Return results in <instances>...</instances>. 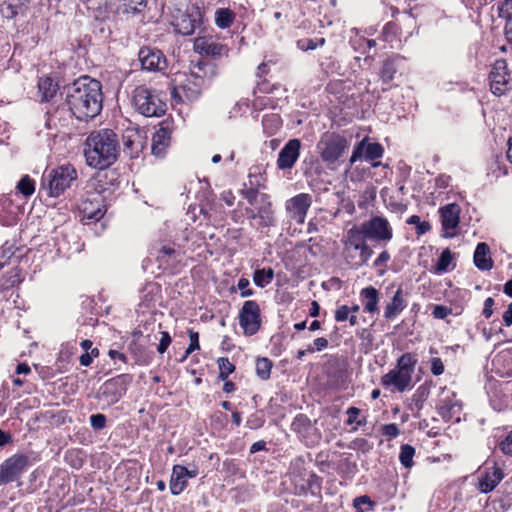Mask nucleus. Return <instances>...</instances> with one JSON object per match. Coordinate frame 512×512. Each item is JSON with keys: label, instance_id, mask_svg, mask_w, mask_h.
Segmentation results:
<instances>
[{"label": "nucleus", "instance_id": "1", "mask_svg": "<svg viewBox=\"0 0 512 512\" xmlns=\"http://www.w3.org/2000/svg\"><path fill=\"white\" fill-rule=\"evenodd\" d=\"M66 104L80 121L96 117L103 108V93L100 81L82 76L66 87Z\"/></svg>", "mask_w": 512, "mask_h": 512}, {"label": "nucleus", "instance_id": "2", "mask_svg": "<svg viewBox=\"0 0 512 512\" xmlns=\"http://www.w3.org/2000/svg\"><path fill=\"white\" fill-rule=\"evenodd\" d=\"M119 154L118 136L111 129L92 131L84 142L86 164L91 168L104 170L117 161Z\"/></svg>", "mask_w": 512, "mask_h": 512}, {"label": "nucleus", "instance_id": "3", "mask_svg": "<svg viewBox=\"0 0 512 512\" xmlns=\"http://www.w3.org/2000/svg\"><path fill=\"white\" fill-rule=\"evenodd\" d=\"M217 76V67L208 61L191 63L189 73L171 91L172 100L176 103L194 102L199 99L202 91Z\"/></svg>", "mask_w": 512, "mask_h": 512}, {"label": "nucleus", "instance_id": "4", "mask_svg": "<svg viewBox=\"0 0 512 512\" xmlns=\"http://www.w3.org/2000/svg\"><path fill=\"white\" fill-rule=\"evenodd\" d=\"M76 178V169L69 164L45 171L41 179L40 191L45 192L49 197H58Z\"/></svg>", "mask_w": 512, "mask_h": 512}, {"label": "nucleus", "instance_id": "5", "mask_svg": "<svg viewBox=\"0 0 512 512\" xmlns=\"http://www.w3.org/2000/svg\"><path fill=\"white\" fill-rule=\"evenodd\" d=\"M132 102L135 109L145 117H160L165 114L167 105L155 90L138 86L133 91Z\"/></svg>", "mask_w": 512, "mask_h": 512}, {"label": "nucleus", "instance_id": "6", "mask_svg": "<svg viewBox=\"0 0 512 512\" xmlns=\"http://www.w3.org/2000/svg\"><path fill=\"white\" fill-rule=\"evenodd\" d=\"M172 24L177 33L188 36L201 27L203 13L195 3L188 4L185 9H176L172 15Z\"/></svg>", "mask_w": 512, "mask_h": 512}, {"label": "nucleus", "instance_id": "7", "mask_svg": "<svg viewBox=\"0 0 512 512\" xmlns=\"http://www.w3.org/2000/svg\"><path fill=\"white\" fill-rule=\"evenodd\" d=\"M348 147L349 141L335 132L324 133L317 143L321 159L328 165L336 163Z\"/></svg>", "mask_w": 512, "mask_h": 512}, {"label": "nucleus", "instance_id": "8", "mask_svg": "<svg viewBox=\"0 0 512 512\" xmlns=\"http://www.w3.org/2000/svg\"><path fill=\"white\" fill-rule=\"evenodd\" d=\"M132 377L128 374H121L105 381L96 393V398L106 406L116 404L127 391Z\"/></svg>", "mask_w": 512, "mask_h": 512}, {"label": "nucleus", "instance_id": "9", "mask_svg": "<svg viewBox=\"0 0 512 512\" xmlns=\"http://www.w3.org/2000/svg\"><path fill=\"white\" fill-rule=\"evenodd\" d=\"M30 459L25 454H14L0 464V486L19 482L30 467Z\"/></svg>", "mask_w": 512, "mask_h": 512}, {"label": "nucleus", "instance_id": "10", "mask_svg": "<svg viewBox=\"0 0 512 512\" xmlns=\"http://www.w3.org/2000/svg\"><path fill=\"white\" fill-rule=\"evenodd\" d=\"M258 202L259 204L253 208L246 209L249 219L253 221L252 225L256 229L275 226L276 220L270 196L262 193Z\"/></svg>", "mask_w": 512, "mask_h": 512}, {"label": "nucleus", "instance_id": "11", "mask_svg": "<svg viewBox=\"0 0 512 512\" xmlns=\"http://www.w3.org/2000/svg\"><path fill=\"white\" fill-rule=\"evenodd\" d=\"M383 154L384 148L380 143L369 142V138L365 137L354 146L349 159V168L352 167L354 163L361 160L370 162L371 166L376 168L380 165V162H376V160L382 158Z\"/></svg>", "mask_w": 512, "mask_h": 512}, {"label": "nucleus", "instance_id": "12", "mask_svg": "<svg viewBox=\"0 0 512 512\" xmlns=\"http://www.w3.org/2000/svg\"><path fill=\"white\" fill-rule=\"evenodd\" d=\"M239 324L245 335L252 336L258 332L261 326V311L259 304L254 300L245 301L239 311Z\"/></svg>", "mask_w": 512, "mask_h": 512}, {"label": "nucleus", "instance_id": "13", "mask_svg": "<svg viewBox=\"0 0 512 512\" xmlns=\"http://www.w3.org/2000/svg\"><path fill=\"white\" fill-rule=\"evenodd\" d=\"M362 231L366 239L379 242H388L393 237V231L388 220L380 216L371 217L363 222Z\"/></svg>", "mask_w": 512, "mask_h": 512}, {"label": "nucleus", "instance_id": "14", "mask_svg": "<svg viewBox=\"0 0 512 512\" xmlns=\"http://www.w3.org/2000/svg\"><path fill=\"white\" fill-rule=\"evenodd\" d=\"M490 91L495 96H501L509 90V73L507 63L504 59H498L494 62L488 75Z\"/></svg>", "mask_w": 512, "mask_h": 512}, {"label": "nucleus", "instance_id": "15", "mask_svg": "<svg viewBox=\"0 0 512 512\" xmlns=\"http://www.w3.org/2000/svg\"><path fill=\"white\" fill-rule=\"evenodd\" d=\"M460 211V206L456 203H449L439 208L438 213L444 238L456 236L460 222Z\"/></svg>", "mask_w": 512, "mask_h": 512}, {"label": "nucleus", "instance_id": "16", "mask_svg": "<svg viewBox=\"0 0 512 512\" xmlns=\"http://www.w3.org/2000/svg\"><path fill=\"white\" fill-rule=\"evenodd\" d=\"M312 205V196L308 193H300L288 199L285 203L287 217L297 224H303L307 212Z\"/></svg>", "mask_w": 512, "mask_h": 512}, {"label": "nucleus", "instance_id": "17", "mask_svg": "<svg viewBox=\"0 0 512 512\" xmlns=\"http://www.w3.org/2000/svg\"><path fill=\"white\" fill-rule=\"evenodd\" d=\"M437 410L445 421L455 420L459 422L462 404L453 392L443 389L437 404Z\"/></svg>", "mask_w": 512, "mask_h": 512}, {"label": "nucleus", "instance_id": "18", "mask_svg": "<svg viewBox=\"0 0 512 512\" xmlns=\"http://www.w3.org/2000/svg\"><path fill=\"white\" fill-rule=\"evenodd\" d=\"M142 69L147 71H163L167 67V60L163 52L157 48L142 47L138 52Z\"/></svg>", "mask_w": 512, "mask_h": 512}, {"label": "nucleus", "instance_id": "19", "mask_svg": "<svg viewBox=\"0 0 512 512\" xmlns=\"http://www.w3.org/2000/svg\"><path fill=\"white\" fill-rule=\"evenodd\" d=\"M381 385L392 392L402 393L412 388V376L393 368L381 377Z\"/></svg>", "mask_w": 512, "mask_h": 512}, {"label": "nucleus", "instance_id": "20", "mask_svg": "<svg viewBox=\"0 0 512 512\" xmlns=\"http://www.w3.org/2000/svg\"><path fill=\"white\" fill-rule=\"evenodd\" d=\"M301 141L299 139H290L280 150L277 167L280 170H287L294 167L300 156Z\"/></svg>", "mask_w": 512, "mask_h": 512}, {"label": "nucleus", "instance_id": "21", "mask_svg": "<svg viewBox=\"0 0 512 512\" xmlns=\"http://www.w3.org/2000/svg\"><path fill=\"white\" fill-rule=\"evenodd\" d=\"M194 49L199 54L211 56L212 58L227 57L229 52V48L226 45L205 36H199L195 39Z\"/></svg>", "mask_w": 512, "mask_h": 512}, {"label": "nucleus", "instance_id": "22", "mask_svg": "<svg viewBox=\"0 0 512 512\" xmlns=\"http://www.w3.org/2000/svg\"><path fill=\"white\" fill-rule=\"evenodd\" d=\"M504 474L501 468L494 462H485V475L482 476V493L492 491L503 479Z\"/></svg>", "mask_w": 512, "mask_h": 512}, {"label": "nucleus", "instance_id": "23", "mask_svg": "<svg viewBox=\"0 0 512 512\" xmlns=\"http://www.w3.org/2000/svg\"><path fill=\"white\" fill-rule=\"evenodd\" d=\"M492 370L501 377H512V349L499 352L492 360Z\"/></svg>", "mask_w": 512, "mask_h": 512}, {"label": "nucleus", "instance_id": "24", "mask_svg": "<svg viewBox=\"0 0 512 512\" xmlns=\"http://www.w3.org/2000/svg\"><path fill=\"white\" fill-rule=\"evenodd\" d=\"M144 148V141L141 134L132 131L123 136V152L130 158H137Z\"/></svg>", "mask_w": 512, "mask_h": 512}, {"label": "nucleus", "instance_id": "25", "mask_svg": "<svg viewBox=\"0 0 512 512\" xmlns=\"http://www.w3.org/2000/svg\"><path fill=\"white\" fill-rule=\"evenodd\" d=\"M171 131L168 126L161 127L153 134L151 151L157 157H162L170 142Z\"/></svg>", "mask_w": 512, "mask_h": 512}, {"label": "nucleus", "instance_id": "26", "mask_svg": "<svg viewBox=\"0 0 512 512\" xmlns=\"http://www.w3.org/2000/svg\"><path fill=\"white\" fill-rule=\"evenodd\" d=\"M407 306L403 298L402 288H398L390 303L387 304L384 311V317L387 320L395 319Z\"/></svg>", "mask_w": 512, "mask_h": 512}, {"label": "nucleus", "instance_id": "27", "mask_svg": "<svg viewBox=\"0 0 512 512\" xmlns=\"http://www.w3.org/2000/svg\"><path fill=\"white\" fill-rule=\"evenodd\" d=\"M259 186L257 176L249 174V184L244 183V188L241 190L242 196L248 201L251 206L259 204V198L262 194L258 193L256 187Z\"/></svg>", "mask_w": 512, "mask_h": 512}, {"label": "nucleus", "instance_id": "28", "mask_svg": "<svg viewBox=\"0 0 512 512\" xmlns=\"http://www.w3.org/2000/svg\"><path fill=\"white\" fill-rule=\"evenodd\" d=\"M58 89V83L51 77H43L38 81V90L42 101H49L52 99L56 95Z\"/></svg>", "mask_w": 512, "mask_h": 512}, {"label": "nucleus", "instance_id": "29", "mask_svg": "<svg viewBox=\"0 0 512 512\" xmlns=\"http://www.w3.org/2000/svg\"><path fill=\"white\" fill-rule=\"evenodd\" d=\"M81 212L83 214L84 219L88 220H100L104 215V210L99 202V200H89L85 201L82 204Z\"/></svg>", "mask_w": 512, "mask_h": 512}, {"label": "nucleus", "instance_id": "30", "mask_svg": "<svg viewBox=\"0 0 512 512\" xmlns=\"http://www.w3.org/2000/svg\"><path fill=\"white\" fill-rule=\"evenodd\" d=\"M401 60V57L394 56L384 61L380 72V77L384 83H389L394 79V76L399 68V62Z\"/></svg>", "mask_w": 512, "mask_h": 512}, {"label": "nucleus", "instance_id": "31", "mask_svg": "<svg viewBox=\"0 0 512 512\" xmlns=\"http://www.w3.org/2000/svg\"><path fill=\"white\" fill-rule=\"evenodd\" d=\"M361 296L364 298V310L368 313L378 311V291L376 288L369 286L361 290Z\"/></svg>", "mask_w": 512, "mask_h": 512}, {"label": "nucleus", "instance_id": "32", "mask_svg": "<svg viewBox=\"0 0 512 512\" xmlns=\"http://www.w3.org/2000/svg\"><path fill=\"white\" fill-rule=\"evenodd\" d=\"M507 174V169L498 159H494L488 163L486 168V180L487 183L493 184L498 181L499 178Z\"/></svg>", "mask_w": 512, "mask_h": 512}, {"label": "nucleus", "instance_id": "33", "mask_svg": "<svg viewBox=\"0 0 512 512\" xmlns=\"http://www.w3.org/2000/svg\"><path fill=\"white\" fill-rule=\"evenodd\" d=\"M365 238L362 225L360 227L354 226L347 231L344 247H362L366 243Z\"/></svg>", "mask_w": 512, "mask_h": 512}, {"label": "nucleus", "instance_id": "34", "mask_svg": "<svg viewBox=\"0 0 512 512\" xmlns=\"http://www.w3.org/2000/svg\"><path fill=\"white\" fill-rule=\"evenodd\" d=\"M417 364V358L412 353H404L401 355L396 363L395 369L412 376Z\"/></svg>", "mask_w": 512, "mask_h": 512}, {"label": "nucleus", "instance_id": "35", "mask_svg": "<svg viewBox=\"0 0 512 512\" xmlns=\"http://www.w3.org/2000/svg\"><path fill=\"white\" fill-rule=\"evenodd\" d=\"M235 13L229 8H218L215 11V24L220 29L229 28L235 20Z\"/></svg>", "mask_w": 512, "mask_h": 512}, {"label": "nucleus", "instance_id": "36", "mask_svg": "<svg viewBox=\"0 0 512 512\" xmlns=\"http://www.w3.org/2000/svg\"><path fill=\"white\" fill-rule=\"evenodd\" d=\"M274 278V271L272 268L268 269H256L253 274V281L256 286L260 288H264L267 286Z\"/></svg>", "mask_w": 512, "mask_h": 512}, {"label": "nucleus", "instance_id": "37", "mask_svg": "<svg viewBox=\"0 0 512 512\" xmlns=\"http://www.w3.org/2000/svg\"><path fill=\"white\" fill-rule=\"evenodd\" d=\"M170 491L173 495H179L187 486V480L184 476L180 475L175 468H172V474L170 478Z\"/></svg>", "mask_w": 512, "mask_h": 512}, {"label": "nucleus", "instance_id": "38", "mask_svg": "<svg viewBox=\"0 0 512 512\" xmlns=\"http://www.w3.org/2000/svg\"><path fill=\"white\" fill-rule=\"evenodd\" d=\"M452 262V253L449 249H445L440 254L436 265L433 267L432 271L435 274L441 275L449 270V266Z\"/></svg>", "mask_w": 512, "mask_h": 512}, {"label": "nucleus", "instance_id": "39", "mask_svg": "<svg viewBox=\"0 0 512 512\" xmlns=\"http://www.w3.org/2000/svg\"><path fill=\"white\" fill-rule=\"evenodd\" d=\"M16 190L26 198L30 197L35 192V181L29 175H24L18 181Z\"/></svg>", "mask_w": 512, "mask_h": 512}, {"label": "nucleus", "instance_id": "40", "mask_svg": "<svg viewBox=\"0 0 512 512\" xmlns=\"http://www.w3.org/2000/svg\"><path fill=\"white\" fill-rule=\"evenodd\" d=\"M273 362L267 358L262 357L256 360V374L261 380H268L271 375Z\"/></svg>", "mask_w": 512, "mask_h": 512}, {"label": "nucleus", "instance_id": "41", "mask_svg": "<svg viewBox=\"0 0 512 512\" xmlns=\"http://www.w3.org/2000/svg\"><path fill=\"white\" fill-rule=\"evenodd\" d=\"M415 448L409 444H403L400 447L399 461L405 468H411L414 464L413 457Z\"/></svg>", "mask_w": 512, "mask_h": 512}, {"label": "nucleus", "instance_id": "42", "mask_svg": "<svg viewBox=\"0 0 512 512\" xmlns=\"http://www.w3.org/2000/svg\"><path fill=\"white\" fill-rule=\"evenodd\" d=\"M362 247H344L343 255L346 263L353 269L359 268V258Z\"/></svg>", "mask_w": 512, "mask_h": 512}, {"label": "nucleus", "instance_id": "43", "mask_svg": "<svg viewBox=\"0 0 512 512\" xmlns=\"http://www.w3.org/2000/svg\"><path fill=\"white\" fill-rule=\"evenodd\" d=\"M500 10L506 19V34L509 40L512 42V0H504Z\"/></svg>", "mask_w": 512, "mask_h": 512}, {"label": "nucleus", "instance_id": "44", "mask_svg": "<svg viewBox=\"0 0 512 512\" xmlns=\"http://www.w3.org/2000/svg\"><path fill=\"white\" fill-rule=\"evenodd\" d=\"M219 368V376L220 380H226L230 374H232L235 370V365L229 361L228 358L221 357L217 361Z\"/></svg>", "mask_w": 512, "mask_h": 512}, {"label": "nucleus", "instance_id": "45", "mask_svg": "<svg viewBox=\"0 0 512 512\" xmlns=\"http://www.w3.org/2000/svg\"><path fill=\"white\" fill-rule=\"evenodd\" d=\"M130 350L132 354L134 355L136 362L140 365H147L152 360L151 355L147 354L140 345L137 343H133L130 346Z\"/></svg>", "mask_w": 512, "mask_h": 512}, {"label": "nucleus", "instance_id": "46", "mask_svg": "<svg viewBox=\"0 0 512 512\" xmlns=\"http://www.w3.org/2000/svg\"><path fill=\"white\" fill-rule=\"evenodd\" d=\"M406 223L408 225L416 226V233L418 235H423L431 229V225L427 221H421L418 215H412L407 220Z\"/></svg>", "mask_w": 512, "mask_h": 512}, {"label": "nucleus", "instance_id": "47", "mask_svg": "<svg viewBox=\"0 0 512 512\" xmlns=\"http://www.w3.org/2000/svg\"><path fill=\"white\" fill-rule=\"evenodd\" d=\"M325 39H300L297 41V47L302 51L314 50L319 46L324 45Z\"/></svg>", "mask_w": 512, "mask_h": 512}, {"label": "nucleus", "instance_id": "48", "mask_svg": "<svg viewBox=\"0 0 512 512\" xmlns=\"http://www.w3.org/2000/svg\"><path fill=\"white\" fill-rule=\"evenodd\" d=\"M123 2V12L137 13L146 6V0H121Z\"/></svg>", "mask_w": 512, "mask_h": 512}, {"label": "nucleus", "instance_id": "49", "mask_svg": "<svg viewBox=\"0 0 512 512\" xmlns=\"http://www.w3.org/2000/svg\"><path fill=\"white\" fill-rule=\"evenodd\" d=\"M188 335H189V339H190V344L189 346L187 347L186 351H185V354L184 356L182 357L181 361H184L187 356L189 354H191L192 352H194L195 350H198L200 349V345H199V333L198 332H195L193 330H189L188 331Z\"/></svg>", "mask_w": 512, "mask_h": 512}, {"label": "nucleus", "instance_id": "50", "mask_svg": "<svg viewBox=\"0 0 512 512\" xmlns=\"http://www.w3.org/2000/svg\"><path fill=\"white\" fill-rule=\"evenodd\" d=\"M0 11L3 17L7 19H12L19 13H21L20 10H18L15 7V4H12L10 0H6L3 2V4L0 6Z\"/></svg>", "mask_w": 512, "mask_h": 512}, {"label": "nucleus", "instance_id": "51", "mask_svg": "<svg viewBox=\"0 0 512 512\" xmlns=\"http://www.w3.org/2000/svg\"><path fill=\"white\" fill-rule=\"evenodd\" d=\"M89 422L94 430L99 431L106 427L107 417L101 413L92 414L89 417Z\"/></svg>", "mask_w": 512, "mask_h": 512}, {"label": "nucleus", "instance_id": "52", "mask_svg": "<svg viewBox=\"0 0 512 512\" xmlns=\"http://www.w3.org/2000/svg\"><path fill=\"white\" fill-rule=\"evenodd\" d=\"M493 267L490 248L486 243L482 242V270H490Z\"/></svg>", "mask_w": 512, "mask_h": 512}, {"label": "nucleus", "instance_id": "53", "mask_svg": "<svg viewBox=\"0 0 512 512\" xmlns=\"http://www.w3.org/2000/svg\"><path fill=\"white\" fill-rule=\"evenodd\" d=\"M265 423V419L262 415H258L257 413L252 414L250 417H248L246 421V426L249 429L256 430L261 428Z\"/></svg>", "mask_w": 512, "mask_h": 512}, {"label": "nucleus", "instance_id": "54", "mask_svg": "<svg viewBox=\"0 0 512 512\" xmlns=\"http://www.w3.org/2000/svg\"><path fill=\"white\" fill-rule=\"evenodd\" d=\"M500 450L512 457V430L507 433L505 438L499 443Z\"/></svg>", "mask_w": 512, "mask_h": 512}, {"label": "nucleus", "instance_id": "55", "mask_svg": "<svg viewBox=\"0 0 512 512\" xmlns=\"http://www.w3.org/2000/svg\"><path fill=\"white\" fill-rule=\"evenodd\" d=\"M160 334H161V338H160L159 344L157 346V351L160 354H164L167 351L169 345L171 344L172 338L167 331H162Z\"/></svg>", "mask_w": 512, "mask_h": 512}, {"label": "nucleus", "instance_id": "56", "mask_svg": "<svg viewBox=\"0 0 512 512\" xmlns=\"http://www.w3.org/2000/svg\"><path fill=\"white\" fill-rule=\"evenodd\" d=\"M249 284H250V282L247 278L242 277L238 280L237 287L241 291L240 292L241 297H243V298L250 297L254 294V291L252 289L248 288Z\"/></svg>", "mask_w": 512, "mask_h": 512}, {"label": "nucleus", "instance_id": "57", "mask_svg": "<svg viewBox=\"0 0 512 512\" xmlns=\"http://www.w3.org/2000/svg\"><path fill=\"white\" fill-rule=\"evenodd\" d=\"M313 346L309 345L307 352L313 353L314 351H322L328 347V340L324 337L316 338L313 342Z\"/></svg>", "mask_w": 512, "mask_h": 512}, {"label": "nucleus", "instance_id": "58", "mask_svg": "<svg viewBox=\"0 0 512 512\" xmlns=\"http://www.w3.org/2000/svg\"><path fill=\"white\" fill-rule=\"evenodd\" d=\"M382 433L388 438H396L400 434V430L395 423H389L383 425Z\"/></svg>", "mask_w": 512, "mask_h": 512}, {"label": "nucleus", "instance_id": "59", "mask_svg": "<svg viewBox=\"0 0 512 512\" xmlns=\"http://www.w3.org/2000/svg\"><path fill=\"white\" fill-rule=\"evenodd\" d=\"M451 313V309L444 305H435L432 310V315L436 319H444Z\"/></svg>", "mask_w": 512, "mask_h": 512}, {"label": "nucleus", "instance_id": "60", "mask_svg": "<svg viewBox=\"0 0 512 512\" xmlns=\"http://www.w3.org/2000/svg\"><path fill=\"white\" fill-rule=\"evenodd\" d=\"M431 372L434 376H439L444 372V364L438 357H434L430 360Z\"/></svg>", "mask_w": 512, "mask_h": 512}, {"label": "nucleus", "instance_id": "61", "mask_svg": "<svg viewBox=\"0 0 512 512\" xmlns=\"http://www.w3.org/2000/svg\"><path fill=\"white\" fill-rule=\"evenodd\" d=\"M359 268L365 265L370 257L373 255V250L365 243L361 248V253L359 254Z\"/></svg>", "mask_w": 512, "mask_h": 512}, {"label": "nucleus", "instance_id": "62", "mask_svg": "<svg viewBox=\"0 0 512 512\" xmlns=\"http://www.w3.org/2000/svg\"><path fill=\"white\" fill-rule=\"evenodd\" d=\"M350 308L347 305L338 307L335 311V320L337 322H344L348 319Z\"/></svg>", "mask_w": 512, "mask_h": 512}, {"label": "nucleus", "instance_id": "63", "mask_svg": "<svg viewBox=\"0 0 512 512\" xmlns=\"http://www.w3.org/2000/svg\"><path fill=\"white\" fill-rule=\"evenodd\" d=\"M175 471H178L180 475L184 476L187 480L188 478H194L198 474V470L196 468L189 470L185 466L182 465H174Z\"/></svg>", "mask_w": 512, "mask_h": 512}, {"label": "nucleus", "instance_id": "64", "mask_svg": "<svg viewBox=\"0 0 512 512\" xmlns=\"http://www.w3.org/2000/svg\"><path fill=\"white\" fill-rule=\"evenodd\" d=\"M364 37L356 35L354 38L350 39V44L355 51H360L362 53L366 52L365 43L363 42Z\"/></svg>", "mask_w": 512, "mask_h": 512}]
</instances>
